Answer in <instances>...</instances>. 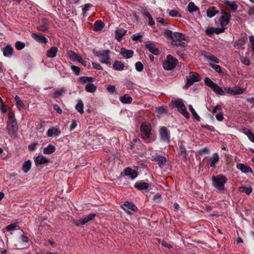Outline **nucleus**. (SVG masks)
Instances as JSON below:
<instances>
[{
    "label": "nucleus",
    "mask_w": 254,
    "mask_h": 254,
    "mask_svg": "<svg viewBox=\"0 0 254 254\" xmlns=\"http://www.w3.org/2000/svg\"><path fill=\"white\" fill-rule=\"evenodd\" d=\"M246 43V40L244 38H241L236 41L234 43V46L236 47L238 50H241L244 49L243 46Z\"/></svg>",
    "instance_id": "nucleus-24"
},
{
    "label": "nucleus",
    "mask_w": 254,
    "mask_h": 254,
    "mask_svg": "<svg viewBox=\"0 0 254 254\" xmlns=\"http://www.w3.org/2000/svg\"><path fill=\"white\" fill-rule=\"evenodd\" d=\"M244 89H242L240 87H235L233 89V95L241 94L244 92Z\"/></svg>",
    "instance_id": "nucleus-48"
},
{
    "label": "nucleus",
    "mask_w": 254,
    "mask_h": 254,
    "mask_svg": "<svg viewBox=\"0 0 254 254\" xmlns=\"http://www.w3.org/2000/svg\"><path fill=\"white\" fill-rule=\"evenodd\" d=\"M250 42L251 44V48L252 52L254 53V36H250L249 37Z\"/></svg>",
    "instance_id": "nucleus-59"
},
{
    "label": "nucleus",
    "mask_w": 254,
    "mask_h": 254,
    "mask_svg": "<svg viewBox=\"0 0 254 254\" xmlns=\"http://www.w3.org/2000/svg\"><path fill=\"white\" fill-rule=\"evenodd\" d=\"M187 82L184 86V88L187 89L193 83L198 82L200 80L198 75L194 72L191 71L187 77Z\"/></svg>",
    "instance_id": "nucleus-8"
},
{
    "label": "nucleus",
    "mask_w": 254,
    "mask_h": 254,
    "mask_svg": "<svg viewBox=\"0 0 254 254\" xmlns=\"http://www.w3.org/2000/svg\"><path fill=\"white\" fill-rule=\"evenodd\" d=\"M211 180L213 187L219 192L223 193L225 190V185L228 181L226 177L223 175L213 176L211 178Z\"/></svg>",
    "instance_id": "nucleus-2"
},
{
    "label": "nucleus",
    "mask_w": 254,
    "mask_h": 254,
    "mask_svg": "<svg viewBox=\"0 0 254 254\" xmlns=\"http://www.w3.org/2000/svg\"><path fill=\"white\" fill-rule=\"evenodd\" d=\"M152 127L150 123L147 122L143 123L140 127V134L141 137L144 140L146 143L149 142V139Z\"/></svg>",
    "instance_id": "nucleus-4"
},
{
    "label": "nucleus",
    "mask_w": 254,
    "mask_h": 254,
    "mask_svg": "<svg viewBox=\"0 0 254 254\" xmlns=\"http://www.w3.org/2000/svg\"><path fill=\"white\" fill-rule=\"evenodd\" d=\"M156 112L158 114H165L167 112V107L164 106H161L156 109Z\"/></svg>",
    "instance_id": "nucleus-46"
},
{
    "label": "nucleus",
    "mask_w": 254,
    "mask_h": 254,
    "mask_svg": "<svg viewBox=\"0 0 254 254\" xmlns=\"http://www.w3.org/2000/svg\"><path fill=\"white\" fill-rule=\"evenodd\" d=\"M237 168L240 170L243 173H252L253 171L251 167L245 165L244 164L240 163L237 165Z\"/></svg>",
    "instance_id": "nucleus-22"
},
{
    "label": "nucleus",
    "mask_w": 254,
    "mask_h": 254,
    "mask_svg": "<svg viewBox=\"0 0 254 254\" xmlns=\"http://www.w3.org/2000/svg\"><path fill=\"white\" fill-rule=\"evenodd\" d=\"M204 82L207 86H209L211 88H212V87H213V86L216 84L208 77L205 78Z\"/></svg>",
    "instance_id": "nucleus-47"
},
{
    "label": "nucleus",
    "mask_w": 254,
    "mask_h": 254,
    "mask_svg": "<svg viewBox=\"0 0 254 254\" xmlns=\"http://www.w3.org/2000/svg\"><path fill=\"white\" fill-rule=\"evenodd\" d=\"M107 90L109 92L113 94L116 91V88L114 85H109L107 87Z\"/></svg>",
    "instance_id": "nucleus-62"
},
{
    "label": "nucleus",
    "mask_w": 254,
    "mask_h": 254,
    "mask_svg": "<svg viewBox=\"0 0 254 254\" xmlns=\"http://www.w3.org/2000/svg\"><path fill=\"white\" fill-rule=\"evenodd\" d=\"M49 29V22L47 19L43 18L39 22V26H37V29L41 32H46Z\"/></svg>",
    "instance_id": "nucleus-12"
},
{
    "label": "nucleus",
    "mask_w": 254,
    "mask_h": 254,
    "mask_svg": "<svg viewBox=\"0 0 254 254\" xmlns=\"http://www.w3.org/2000/svg\"><path fill=\"white\" fill-rule=\"evenodd\" d=\"M93 53L96 56L103 64L108 65L111 64L110 54L111 52L109 50H97L93 49Z\"/></svg>",
    "instance_id": "nucleus-3"
},
{
    "label": "nucleus",
    "mask_w": 254,
    "mask_h": 254,
    "mask_svg": "<svg viewBox=\"0 0 254 254\" xmlns=\"http://www.w3.org/2000/svg\"><path fill=\"white\" fill-rule=\"evenodd\" d=\"M189 109H190V112L191 113L192 115L194 117V118L195 119H196L197 121H199L200 117L197 115V114L195 112V110L193 109L192 106L191 105H189Z\"/></svg>",
    "instance_id": "nucleus-43"
},
{
    "label": "nucleus",
    "mask_w": 254,
    "mask_h": 254,
    "mask_svg": "<svg viewBox=\"0 0 254 254\" xmlns=\"http://www.w3.org/2000/svg\"><path fill=\"white\" fill-rule=\"evenodd\" d=\"M122 207L125 211L130 215L134 214L136 212L137 207L131 202L126 201L122 205Z\"/></svg>",
    "instance_id": "nucleus-9"
},
{
    "label": "nucleus",
    "mask_w": 254,
    "mask_h": 254,
    "mask_svg": "<svg viewBox=\"0 0 254 254\" xmlns=\"http://www.w3.org/2000/svg\"><path fill=\"white\" fill-rule=\"evenodd\" d=\"M127 31L124 29H118L116 31L115 37L117 40L120 41L124 36L125 35Z\"/></svg>",
    "instance_id": "nucleus-28"
},
{
    "label": "nucleus",
    "mask_w": 254,
    "mask_h": 254,
    "mask_svg": "<svg viewBox=\"0 0 254 254\" xmlns=\"http://www.w3.org/2000/svg\"><path fill=\"white\" fill-rule=\"evenodd\" d=\"M119 100L123 104H130L132 101V98L127 94L120 97Z\"/></svg>",
    "instance_id": "nucleus-26"
},
{
    "label": "nucleus",
    "mask_w": 254,
    "mask_h": 254,
    "mask_svg": "<svg viewBox=\"0 0 254 254\" xmlns=\"http://www.w3.org/2000/svg\"><path fill=\"white\" fill-rule=\"evenodd\" d=\"M37 145H38V143L37 142H34L33 143L30 144L28 146L29 150L30 151H33V150H35Z\"/></svg>",
    "instance_id": "nucleus-60"
},
{
    "label": "nucleus",
    "mask_w": 254,
    "mask_h": 254,
    "mask_svg": "<svg viewBox=\"0 0 254 254\" xmlns=\"http://www.w3.org/2000/svg\"><path fill=\"white\" fill-rule=\"evenodd\" d=\"M124 64L119 61H115L113 65V68L117 71H122L124 69Z\"/></svg>",
    "instance_id": "nucleus-25"
},
{
    "label": "nucleus",
    "mask_w": 254,
    "mask_h": 254,
    "mask_svg": "<svg viewBox=\"0 0 254 254\" xmlns=\"http://www.w3.org/2000/svg\"><path fill=\"white\" fill-rule=\"evenodd\" d=\"M15 46L17 50H21L25 47V43L23 42H21L20 41H17L15 43Z\"/></svg>",
    "instance_id": "nucleus-49"
},
{
    "label": "nucleus",
    "mask_w": 254,
    "mask_h": 254,
    "mask_svg": "<svg viewBox=\"0 0 254 254\" xmlns=\"http://www.w3.org/2000/svg\"><path fill=\"white\" fill-rule=\"evenodd\" d=\"M133 51L132 50H127L125 48H122L121 50V54L126 59L131 58L133 55Z\"/></svg>",
    "instance_id": "nucleus-20"
},
{
    "label": "nucleus",
    "mask_w": 254,
    "mask_h": 254,
    "mask_svg": "<svg viewBox=\"0 0 254 254\" xmlns=\"http://www.w3.org/2000/svg\"><path fill=\"white\" fill-rule=\"evenodd\" d=\"M180 150L181 154L183 155L184 157L185 158L186 156L187 150L186 149V147L184 145L183 143L182 142H181V144L180 145Z\"/></svg>",
    "instance_id": "nucleus-51"
},
{
    "label": "nucleus",
    "mask_w": 254,
    "mask_h": 254,
    "mask_svg": "<svg viewBox=\"0 0 254 254\" xmlns=\"http://www.w3.org/2000/svg\"><path fill=\"white\" fill-rule=\"evenodd\" d=\"M199 9V8L195 5L194 2H190L188 5V10L190 13L195 12Z\"/></svg>",
    "instance_id": "nucleus-36"
},
{
    "label": "nucleus",
    "mask_w": 254,
    "mask_h": 254,
    "mask_svg": "<svg viewBox=\"0 0 254 254\" xmlns=\"http://www.w3.org/2000/svg\"><path fill=\"white\" fill-rule=\"evenodd\" d=\"M95 216V214L90 213L82 219V222L84 224H87L89 221L93 220Z\"/></svg>",
    "instance_id": "nucleus-38"
},
{
    "label": "nucleus",
    "mask_w": 254,
    "mask_h": 254,
    "mask_svg": "<svg viewBox=\"0 0 254 254\" xmlns=\"http://www.w3.org/2000/svg\"><path fill=\"white\" fill-rule=\"evenodd\" d=\"M34 158L35 165L37 166L41 165H47L49 162V159L43 155H38Z\"/></svg>",
    "instance_id": "nucleus-13"
},
{
    "label": "nucleus",
    "mask_w": 254,
    "mask_h": 254,
    "mask_svg": "<svg viewBox=\"0 0 254 254\" xmlns=\"http://www.w3.org/2000/svg\"><path fill=\"white\" fill-rule=\"evenodd\" d=\"M85 89L88 92L94 93L96 91L97 87L94 84L89 83L86 84Z\"/></svg>",
    "instance_id": "nucleus-35"
},
{
    "label": "nucleus",
    "mask_w": 254,
    "mask_h": 254,
    "mask_svg": "<svg viewBox=\"0 0 254 254\" xmlns=\"http://www.w3.org/2000/svg\"><path fill=\"white\" fill-rule=\"evenodd\" d=\"M53 108L55 111H57V113H58L60 114H61L63 112L62 110L61 109L60 107L57 104L53 105Z\"/></svg>",
    "instance_id": "nucleus-61"
},
{
    "label": "nucleus",
    "mask_w": 254,
    "mask_h": 254,
    "mask_svg": "<svg viewBox=\"0 0 254 254\" xmlns=\"http://www.w3.org/2000/svg\"><path fill=\"white\" fill-rule=\"evenodd\" d=\"M178 64V61L176 58L171 55H168L163 62V66L164 69L171 70L173 69Z\"/></svg>",
    "instance_id": "nucleus-5"
},
{
    "label": "nucleus",
    "mask_w": 254,
    "mask_h": 254,
    "mask_svg": "<svg viewBox=\"0 0 254 254\" xmlns=\"http://www.w3.org/2000/svg\"><path fill=\"white\" fill-rule=\"evenodd\" d=\"M207 58L216 63H219V60L216 57L212 56V55H209L207 56Z\"/></svg>",
    "instance_id": "nucleus-64"
},
{
    "label": "nucleus",
    "mask_w": 254,
    "mask_h": 254,
    "mask_svg": "<svg viewBox=\"0 0 254 254\" xmlns=\"http://www.w3.org/2000/svg\"><path fill=\"white\" fill-rule=\"evenodd\" d=\"M241 62L242 63L246 65H249L251 64L250 60L246 57H242Z\"/></svg>",
    "instance_id": "nucleus-56"
},
{
    "label": "nucleus",
    "mask_w": 254,
    "mask_h": 254,
    "mask_svg": "<svg viewBox=\"0 0 254 254\" xmlns=\"http://www.w3.org/2000/svg\"><path fill=\"white\" fill-rule=\"evenodd\" d=\"M18 127L14 115L9 114L6 123V131L9 136L13 139L17 137Z\"/></svg>",
    "instance_id": "nucleus-1"
},
{
    "label": "nucleus",
    "mask_w": 254,
    "mask_h": 254,
    "mask_svg": "<svg viewBox=\"0 0 254 254\" xmlns=\"http://www.w3.org/2000/svg\"><path fill=\"white\" fill-rule=\"evenodd\" d=\"M219 157L217 153L213 154L212 157L210 158V166L212 168H215L216 163L219 161Z\"/></svg>",
    "instance_id": "nucleus-27"
},
{
    "label": "nucleus",
    "mask_w": 254,
    "mask_h": 254,
    "mask_svg": "<svg viewBox=\"0 0 254 254\" xmlns=\"http://www.w3.org/2000/svg\"><path fill=\"white\" fill-rule=\"evenodd\" d=\"M14 99L16 102L17 107H18V109L21 110V109H23V104L20 97L16 95L14 97Z\"/></svg>",
    "instance_id": "nucleus-44"
},
{
    "label": "nucleus",
    "mask_w": 254,
    "mask_h": 254,
    "mask_svg": "<svg viewBox=\"0 0 254 254\" xmlns=\"http://www.w3.org/2000/svg\"><path fill=\"white\" fill-rule=\"evenodd\" d=\"M160 136L161 139L164 142L169 141L170 132L165 127H162L159 130Z\"/></svg>",
    "instance_id": "nucleus-11"
},
{
    "label": "nucleus",
    "mask_w": 254,
    "mask_h": 254,
    "mask_svg": "<svg viewBox=\"0 0 254 254\" xmlns=\"http://www.w3.org/2000/svg\"><path fill=\"white\" fill-rule=\"evenodd\" d=\"M149 198L154 204H158L161 201V195L160 193H157L152 195H150Z\"/></svg>",
    "instance_id": "nucleus-23"
},
{
    "label": "nucleus",
    "mask_w": 254,
    "mask_h": 254,
    "mask_svg": "<svg viewBox=\"0 0 254 254\" xmlns=\"http://www.w3.org/2000/svg\"><path fill=\"white\" fill-rule=\"evenodd\" d=\"M210 65L217 72L219 73H222L221 68L220 65L216 64H210Z\"/></svg>",
    "instance_id": "nucleus-50"
},
{
    "label": "nucleus",
    "mask_w": 254,
    "mask_h": 254,
    "mask_svg": "<svg viewBox=\"0 0 254 254\" xmlns=\"http://www.w3.org/2000/svg\"><path fill=\"white\" fill-rule=\"evenodd\" d=\"M212 90L216 94L219 95H223L225 94V91H224L222 88L219 87L217 84H215L213 87L211 88Z\"/></svg>",
    "instance_id": "nucleus-31"
},
{
    "label": "nucleus",
    "mask_w": 254,
    "mask_h": 254,
    "mask_svg": "<svg viewBox=\"0 0 254 254\" xmlns=\"http://www.w3.org/2000/svg\"><path fill=\"white\" fill-rule=\"evenodd\" d=\"M225 4L229 6L230 8L234 11H235L238 8V5L235 2H231L230 1L227 0L225 1Z\"/></svg>",
    "instance_id": "nucleus-42"
},
{
    "label": "nucleus",
    "mask_w": 254,
    "mask_h": 254,
    "mask_svg": "<svg viewBox=\"0 0 254 254\" xmlns=\"http://www.w3.org/2000/svg\"><path fill=\"white\" fill-rule=\"evenodd\" d=\"M61 131L55 127L49 128L47 132V135L48 137H58L61 134Z\"/></svg>",
    "instance_id": "nucleus-16"
},
{
    "label": "nucleus",
    "mask_w": 254,
    "mask_h": 254,
    "mask_svg": "<svg viewBox=\"0 0 254 254\" xmlns=\"http://www.w3.org/2000/svg\"><path fill=\"white\" fill-rule=\"evenodd\" d=\"M169 15L172 17H181V15L176 10H171L169 12Z\"/></svg>",
    "instance_id": "nucleus-57"
},
{
    "label": "nucleus",
    "mask_w": 254,
    "mask_h": 254,
    "mask_svg": "<svg viewBox=\"0 0 254 254\" xmlns=\"http://www.w3.org/2000/svg\"><path fill=\"white\" fill-rule=\"evenodd\" d=\"M17 227H18V226L17 225V223H12V224L7 225L5 229H6V231L9 232L11 231H13L14 230H16Z\"/></svg>",
    "instance_id": "nucleus-45"
},
{
    "label": "nucleus",
    "mask_w": 254,
    "mask_h": 254,
    "mask_svg": "<svg viewBox=\"0 0 254 254\" xmlns=\"http://www.w3.org/2000/svg\"><path fill=\"white\" fill-rule=\"evenodd\" d=\"M71 69L76 75L79 74L80 69L78 66L75 65H72L71 66Z\"/></svg>",
    "instance_id": "nucleus-55"
},
{
    "label": "nucleus",
    "mask_w": 254,
    "mask_h": 254,
    "mask_svg": "<svg viewBox=\"0 0 254 254\" xmlns=\"http://www.w3.org/2000/svg\"><path fill=\"white\" fill-rule=\"evenodd\" d=\"M218 13V10L215 7H210L207 10V16L209 17H212Z\"/></svg>",
    "instance_id": "nucleus-32"
},
{
    "label": "nucleus",
    "mask_w": 254,
    "mask_h": 254,
    "mask_svg": "<svg viewBox=\"0 0 254 254\" xmlns=\"http://www.w3.org/2000/svg\"><path fill=\"white\" fill-rule=\"evenodd\" d=\"M165 36L170 39H173L174 37V33L170 30H167L165 31L164 33Z\"/></svg>",
    "instance_id": "nucleus-53"
},
{
    "label": "nucleus",
    "mask_w": 254,
    "mask_h": 254,
    "mask_svg": "<svg viewBox=\"0 0 254 254\" xmlns=\"http://www.w3.org/2000/svg\"><path fill=\"white\" fill-rule=\"evenodd\" d=\"M145 47L149 50L152 54L155 55H158L159 53V50L155 47L153 43H149L145 45Z\"/></svg>",
    "instance_id": "nucleus-21"
},
{
    "label": "nucleus",
    "mask_w": 254,
    "mask_h": 254,
    "mask_svg": "<svg viewBox=\"0 0 254 254\" xmlns=\"http://www.w3.org/2000/svg\"><path fill=\"white\" fill-rule=\"evenodd\" d=\"M104 23L101 20H97L94 23V27L96 31H100L104 27Z\"/></svg>",
    "instance_id": "nucleus-40"
},
{
    "label": "nucleus",
    "mask_w": 254,
    "mask_h": 254,
    "mask_svg": "<svg viewBox=\"0 0 254 254\" xmlns=\"http://www.w3.org/2000/svg\"><path fill=\"white\" fill-rule=\"evenodd\" d=\"M173 106L178 109V111L181 113L186 118L189 119L190 114L187 111V108L182 100L178 99L172 101Z\"/></svg>",
    "instance_id": "nucleus-7"
},
{
    "label": "nucleus",
    "mask_w": 254,
    "mask_h": 254,
    "mask_svg": "<svg viewBox=\"0 0 254 254\" xmlns=\"http://www.w3.org/2000/svg\"><path fill=\"white\" fill-rule=\"evenodd\" d=\"M205 32L207 35H211L215 33V28L213 27H207Z\"/></svg>",
    "instance_id": "nucleus-54"
},
{
    "label": "nucleus",
    "mask_w": 254,
    "mask_h": 254,
    "mask_svg": "<svg viewBox=\"0 0 254 254\" xmlns=\"http://www.w3.org/2000/svg\"><path fill=\"white\" fill-rule=\"evenodd\" d=\"M171 45L177 47H181L184 48L185 47L186 44L184 42L185 38L184 34L180 32H175L174 33V37L172 39Z\"/></svg>",
    "instance_id": "nucleus-6"
},
{
    "label": "nucleus",
    "mask_w": 254,
    "mask_h": 254,
    "mask_svg": "<svg viewBox=\"0 0 254 254\" xmlns=\"http://www.w3.org/2000/svg\"><path fill=\"white\" fill-rule=\"evenodd\" d=\"M75 108L81 114L83 113V103L81 100H79L78 101Z\"/></svg>",
    "instance_id": "nucleus-41"
},
{
    "label": "nucleus",
    "mask_w": 254,
    "mask_h": 254,
    "mask_svg": "<svg viewBox=\"0 0 254 254\" xmlns=\"http://www.w3.org/2000/svg\"><path fill=\"white\" fill-rule=\"evenodd\" d=\"M31 37L37 42L40 43L46 44L48 43V39L45 36L36 33H33Z\"/></svg>",
    "instance_id": "nucleus-14"
},
{
    "label": "nucleus",
    "mask_w": 254,
    "mask_h": 254,
    "mask_svg": "<svg viewBox=\"0 0 254 254\" xmlns=\"http://www.w3.org/2000/svg\"><path fill=\"white\" fill-rule=\"evenodd\" d=\"M154 161L157 162L160 165H164L167 160L166 158L163 156L157 155L154 157Z\"/></svg>",
    "instance_id": "nucleus-29"
},
{
    "label": "nucleus",
    "mask_w": 254,
    "mask_h": 254,
    "mask_svg": "<svg viewBox=\"0 0 254 254\" xmlns=\"http://www.w3.org/2000/svg\"><path fill=\"white\" fill-rule=\"evenodd\" d=\"M66 91V90L64 88H58L57 89L54 95L55 98H58L62 96Z\"/></svg>",
    "instance_id": "nucleus-37"
},
{
    "label": "nucleus",
    "mask_w": 254,
    "mask_h": 254,
    "mask_svg": "<svg viewBox=\"0 0 254 254\" xmlns=\"http://www.w3.org/2000/svg\"><path fill=\"white\" fill-rule=\"evenodd\" d=\"M156 20H157V22L160 23L161 24H162L163 25L167 26L168 25V23L167 22H165L164 19H163V18L158 17L157 18Z\"/></svg>",
    "instance_id": "nucleus-63"
},
{
    "label": "nucleus",
    "mask_w": 254,
    "mask_h": 254,
    "mask_svg": "<svg viewBox=\"0 0 254 254\" xmlns=\"http://www.w3.org/2000/svg\"><path fill=\"white\" fill-rule=\"evenodd\" d=\"M239 191L241 192H245L247 195L250 194L252 192V189L250 187L241 186L239 188Z\"/></svg>",
    "instance_id": "nucleus-39"
},
{
    "label": "nucleus",
    "mask_w": 254,
    "mask_h": 254,
    "mask_svg": "<svg viewBox=\"0 0 254 254\" xmlns=\"http://www.w3.org/2000/svg\"><path fill=\"white\" fill-rule=\"evenodd\" d=\"M32 162L30 160L24 162L22 165V170L25 173H27L31 168Z\"/></svg>",
    "instance_id": "nucleus-30"
},
{
    "label": "nucleus",
    "mask_w": 254,
    "mask_h": 254,
    "mask_svg": "<svg viewBox=\"0 0 254 254\" xmlns=\"http://www.w3.org/2000/svg\"><path fill=\"white\" fill-rule=\"evenodd\" d=\"M3 55L4 57H10L13 53V49L10 45H7L2 49Z\"/></svg>",
    "instance_id": "nucleus-18"
},
{
    "label": "nucleus",
    "mask_w": 254,
    "mask_h": 254,
    "mask_svg": "<svg viewBox=\"0 0 254 254\" xmlns=\"http://www.w3.org/2000/svg\"><path fill=\"white\" fill-rule=\"evenodd\" d=\"M222 15L220 18V22L221 27H225L228 24L231 15L225 11H222Z\"/></svg>",
    "instance_id": "nucleus-10"
},
{
    "label": "nucleus",
    "mask_w": 254,
    "mask_h": 254,
    "mask_svg": "<svg viewBox=\"0 0 254 254\" xmlns=\"http://www.w3.org/2000/svg\"><path fill=\"white\" fill-rule=\"evenodd\" d=\"M243 132L246 134L249 139L254 142V133H253L249 129L244 128L243 129Z\"/></svg>",
    "instance_id": "nucleus-33"
},
{
    "label": "nucleus",
    "mask_w": 254,
    "mask_h": 254,
    "mask_svg": "<svg viewBox=\"0 0 254 254\" xmlns=\"http://www.w3.org/2000/svg\"><path fill=\"white\" fill-rule=\"evenodd\" d=\"M58 52V49L57 47H52L47 51L46 56L50 58H55L56 57Z\"/></svg>",
    "instance_id": "nucleus-19"
},
{
    "label": "nucleus",
    "mask_w": 254,
    "mask_h": 254,
    "mask_svg": "<svg viewBox=\"0 0 254 254\" xmlns=\"http://www.w3.org/2000/svg\"><path fill=\"white\" fill-rule=\"evenodd\" d=\"M56 150L55 147L51 144H49L47 147H45L43 149V153L45 154H50Z\"/></svg>",
    "instance_id": "nucleus-34"
},
{
    "label": "nucleus",
    "mask_w": 254,
    "mask_h": 254,
    "mask_svg": "<svg viewBox=\"0 0 254 254\" xmlns=\"http://www.w3.org/2000/svg\"><path fill=\"white\" fill-rule=\"evenodd\" d=\"M124 173L126 176L130 177L131 180L135 179L138 176L137 172L135 170H132L128 167L125 170Z\"/></svg>",
    "instance_id": "nucleus-15"
},
{
    "label": "nucleus",
    "mask_w": 254,
    "mask_h": 254,
    "mask_svg": "<svg viewBox=\"0 0 254 254\" xmlns=\"http://www.w3.org/2000/svg\"><path fill=\"white\" fill-rule=\"evenodd\" d=\"M135 69L138 71L141 72L143 69V65L140 62H137L135 64Z\"/></svg>",
    "instance_id": "nucleus-52"
},
{
    "label": "nucleus",
    "mask_w": 254,
    "mask_h": 254,
    "mask_svg": "<svg viewBox=\"0 0 254 254\" xmlns=\"http://www.w3.org/2000/svg\"><path fill=\"white\" fill-rule=\"evenodd\" d=\"M134 187L139 190H146L149 188V184L142 182H137L134 185Z\"/></svg>",
    "instance_id": "nucleus-17"
},
{
    "label": "nucleus",
    "mask_w": 254,
    "mask_h": 254,
    "mask_svg": "<svg viewBox=\"0 0 254 254\" xmlns=\"http://www.w3.org/2000/svg\"><path fill=\"white\" fill-rule=\"evenodd\" d=\"M68 57L73 60L77 59L78 56L73 51L68 52Z\"/></svg>",
    "instance_id": "nucleus-58"
}]
</instances>
